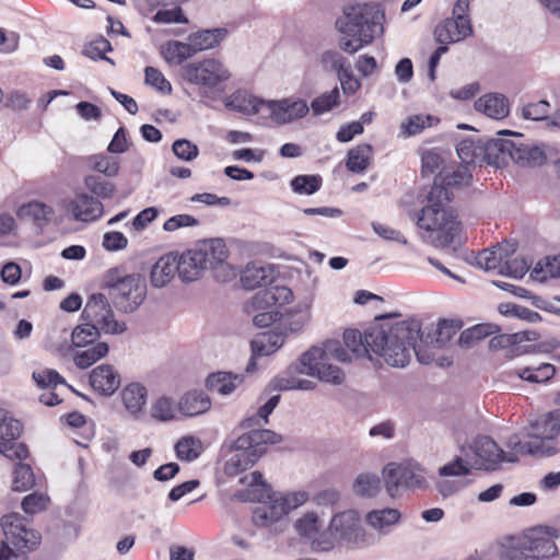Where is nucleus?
I'll return each instance as SVG.
<instances>
[{
    "mask_svg": "<svg viewBox=\"0 0 560 560\" xmlns=\"http://www.w3.org/2000/svg\"><path fill=\"white\" fill-rule=\"evenodd\" d=\"M419 326L416 322L384 323L370 328L364 335L358 329H347L343 332V348L338 341H327L324 347H312L300 358L302 372L316 376L320 381L339 385L345 381V373L334 365L331 360L350 362L352 359L369 357L375 353L394 368H404L409 363L408 349L390 346L397 339L413 340L417 337Z\"/></svg>",
    "mask_w": 560,
    "mask_h": 560,
    "instance_id": "nucleus-1",
    "label": "nucleus"
},
{
    "mask_svg": "<svg viewBox=\"0 0 560 560\" xmlns=\"http://www.w3.org/2000/svg\"><path fill=\"white\" fill-rule=\"evenodd\" d=\"M451 202L448 195L436 185L430 188L425 203L417 214L421 237L438 248L450 246L463 228Z\"/></svg>",
    "mask_w": 560,
    "mask_h": 560,
    "instance_id": "nucleus-2",
    "label": "nucleus"
},
{
    "mask_svg": "<svg viewBox=\"0 0 560 560\" xmlns=\"http://www.w3.org/2000/svg\"><path fill=\"white\" fill-rule=\"evenodd\" d=\"M384 12L376 2H359L347 5L337 19L336 27L346 36L340 40V49L355 54L371 44L378 32L383 31Z\"/></svg>",
    "mask_w": 560,
    "mask_h": 560,
    "instance_id": "nucleus-3",
    "label": "nucleus"
},
{
    "mask_svg": "<svg viewBox=\"0 0 560 560\" xmlns=\"http://www.w3.org/2000/svg\"><path fill=\"white\" fill-rule=\"evenodd\" d=\"M281 441V435L271 430H249L240 435L234 443V453L224 464V474L229 477L240 475L266 453L268 445H275Z\"/></svg>",
    "mask_w": 560,
    "mask_h": 560,
    "instance_id": "nucleus-4",
    "label": "nucleus"
},
{
    "mask_svg": "<svg viewBox=\"0 0 560 560\" xmlns=\"http://www.w3.org/2000/svg\"><path fill=\"white\" fill-rule=\"evenodd\" d=\"M560 435V408L539 417L533 424L527 440L521 441L517 435L509 439L508 445L515 454L551 455L556 453L549 442Z\"/></svg>",
    "mask_w": 560,
    "mask_h": 560,
    "instance_id": "nucleus-5",
    "label": "nucleus"
},
{
    "mask_svg": "<svg viewBox=\"0 0 560 560\" xmlns=\"http://www.w3.org/2000/svg\"><path fill=\"white\" fill-rule=\"evenodd\" d=\"M557 537L556 528H533L506 549L502 560H544L555 557L558 552L555 542Z\"/></svg>",
    "mask_w": 560,
    "mask_h": 560,
    "instance_id": "nucleus-6",
    "label": "nucleus"
},
{
    "mask_svg": "<svg viewBox=\"0 0 560 560\" xmlns=\"http://www.w3.org/2000/svg\"><path fill=\"white\" fill-rule=\"evenodd\" d=\"M235 107L245 114L254 115L267 112L270 118L278 124L291 122L294 119L304 117L308 113V106L303 100H282L277 102H265L256 97L237 95L232 101Z\"/></svg>",
    "mask_w": 560,
    "mask_h": 560,
    "instance_id": "nucleus-7",
    "label": "nucleus"
},
{
    "mask_svg": "<svg viewBox=\"0 0 560 560\" xmlns=\"http://www.w3.org/2000/svg\"><path fill=\"white\" fill-rule=\"evenodd\" d=\"M4 539L0 548L7 550L19 560H26L25 555L34 550L40 542V534L25 525V520L19 513L4 515L1 520Z\"/></svg>",
    "mask_w": 560,
    "mask_h": 560,
    "instance_id": "nucleus-8",
    "label": "nucleus"
},
{
    "mask_svg": "<svg viewBox=\"0 0 560 560\" xmlns=\"http://www.w3.org/2000/svg\"><path fill=\"white\" fill-rule=\"evenodd\" d=\"M182 75L192 84L215 91L230 79L231 73L220 60L207 58L184 66Z\"/></svg>",
    "mask_w": 560,
    "mask_h": 560,
    "instance_id": "nucleus-9",
    "label": "nucleus"
},
{
    "mask_svg": "<svg viewBox=\"0 0 560 560\" xmlns=\"http://www.w3.org/2000/svg\"><path fill=\"white\" fill-rule=\"evenodd\" d=\"M112 273L107 276V284L113 289L116 304L125 312L135 311L145 299L147 283L140 275H130L113 281Z\"/></svg>",
    "mask_w": 560,
    "mask_h": 560,
    "instance_id": "nucleus-10",
    "label": "nucleus"
},
{
    "mask_svg": "<svg viewBox=\"0 0 560 560\" xmlns=\"http://www.w3.org/2000/svg\"><path fill=\"white\" fill-rule=\"evenodd\" d=\"M22 424L9 413L0 409V454L10 460H24L30 456L25 443L19 442Z\"/></svg>",
    "mask_w": 560,
    "mask_h": 560,
    "instance_id": "nucleus-11",
    "label": "nucleus"
},
{
    "mask_svg": "<svg viewBox=\"0 0 560 560\" xmlns=\"http://www.w3.org/2000/svg\"><path fill=\"white\" fill-rule=\"evenodd\" d=\"M82 318L105 332L119 334L126 329L124 323L115 320L108 300L102 293H95L89 298L82 312Z\"/></svg>",
    "mask_w": 560,
    "mask_h": 560,
    "instance_id": "nucleus-12",
    "label": "nucleus"
},
{
    "mask_svg": "<svg viewBox=\"0 0 560 560\" xmlns=\"http://www.w3.org/2000/svg\"><path fill=\"white\" fill-rule=\"evenodd\" d=\"M385 487L390 498H396L402 488H422L425 485L423 470L418 466L388 464L384 469Z\"/></svg>",
    "mask_w": 560,
    "mask_h": 560,
    "instance_id": "nucleus-13",
    "label": "nucleus"
},
{
    "mask_svg": "<svg viewBox=\"0 0 560 560\" xmlns=\"http://www.w3.org/2000/svg\"><path fill=\"white\" fill-rule=\"evenodd\" d=\"M62 208L74 221L84 223L97 221L104 213L103 203L85 192H78L65 200Z\"/></svg>",
    "mask_w": 560,
    "mask_h": 560,
    "instance_id": "nucleus-14",
    "label": "nucleus"
},
{
    "mask_svg": "<svg viewBox=\"0 0 560 560\" xmlns=\"http://www.w3.org/2000/svg\"><path fill=\"white\" fill-rule=\"evenodd\" d=\"M470 466L476 469L494 470L504 458V452L489 436H478L471 447Z\"/></svg>",
    "mask_w": 560,
    "mask_h": 560,
    "instance_id": "nucleus-15",
    "label": "nucleus"
},
{
    "mask_svg": "<svg viewBox=\"0 0 560 560\" xmlns=\"http://www.w3.org/2000/svg\"><path fill=\"white\" fill-rule=\"evenodd\" d=\"M293 293L287 287L277 285L257 292L246 304V311H268L275 310L277 305L292 302Z\"/></svg>",
    "mask_w": 560,
    "mask_h": 560,
    "instance_id": "nucleus-16",
    "label": "nucleus"
},
{
    "mask_svg": "<svg viewBox=\"0 0 560 560\" xmlns=\"http://www.w3.org/2000/svg\"><path fill=\"white\" fill-rule=\"evenodd\" d=\"M471 178L472 176L468 170V166L466 165L443 166V168L434 177L431 187H435L438 185L443 189L444 192L448 195L450 200H453V189L468 186L471 182Z\"/></svg>",
    "mask_w": 560,
    "mask_h": 560,
    "instance_id": "nucleus-17",
    "label": "nucleus"
},
{
    "mask_svg": "<svg viewBox=\"0 0 560 560\" xmlns=\"http://www.w3.org/2000/svg\"><path fill=\"white\" fill-rule=\"evenodd\" d=\"M90 385L94 392L110 396L120 386V375L112 365L101 364L90 373Z\"/></svg>",
    "mask_w": 560,
    "mask_h": 560,
    "instance_id": "nucleus-18",
    "label": "nucleus"
},
{
    "mask_svg": "<svg viewBox=\"0 0 560 560\" xmlns=\"http://www.w3.org/2000/svg\"><path fill=\"white\" fill-rule=\"evenodd\" d=\"M177 273L183 281H194L199 278L207 266L205 265V254L197 248L184 252L179 258H176Z\"/></svg>",
    "mask_w": 560,
    "mask_h": 560,
    "instance_id": "nucleus-19",
    "label": "nucleus"
},
{
    "mask_svg": "<svg viewBox=\"0 0 560 560\" xmlns=\"http://www.w3.org/2000/svg\"><path fill=\"white\" fill-rule=\"evenodd\" d=\"M516 252V244L505 241L498 244L491 249H483L477 256V264L486 270H498L501 275L503 270L504 259L509 254Z\"/></svg>",
    "mask_w": 560,
    "mask_h": 560,
    "instance_id": "nucleus-20",
    "label": "nucleus"
},
{
    "mask_svg": "<svg viewBox=\"0 0 560 560\" xmlns=\"http://www.w3.org/2000/svg\"><path fill=\"white\" fill-rule=\"evenodd\" d=\"M478 112L483 113L490 118L503 119L510 113L508 98L502 94L489 93L481 96L475 103Z\"/></svg>",
    "mask_w": 560,
    "mask_h": 560,
    "instance_id": "nucleus-21",
    "label": "nucleus"
},
{
    "mask_svg": "<svg viewBox=\"0 0 560 560\" xmlns=\"http://www.w3.org/2000/svg\"><path fill=\"white\" fill-rule=\"evenodd\" d=\"M374 149L370 143H360L347 152L346 167L354 174L364 173L373 162Z\"/></svg>",
    "mask_w": 560,
    "mask_h": 560,
    "instance_id": "nucleus-22",
    "label": "nucleus"
},
{
    "mask_svg": "<svg viewBox=\"0 0 560 560\" xmlns=\"http://www.w3.org/2000/svg\"><path fill=\"white\" fill-rule=\"evenodd\" d=\"M287 514L280 497L273 498L268 504L254 510L253 523L258 527H269Z\"/></svg>",
    "mask_w": 560,
    "mask_h": 560,
    "instance_id": "nucleus-23",
    "label": "nucleus"
},
{
    "mask_svg": "<svg viewBox=\"0 0 560 560\" xmlns=\"http://www.w3.org/2000/svg\"><path fill=\"white\" fill-rule=\"evenodd\" d=\"M177 272L176 256L170 254L162 256L152 267L150 279L155 288H163Z\"/></svg>",
    "mask_w": 560,
    "mask_h": 560,
    "instance_id": "nucleus-24",
    "label": "nucleus"
},
{
    "mask_svg": "<svg viewBox=\"0 0 560 560\" xmlns=\"http://www.w3.org/2000/svg\"><path fill=\"white\" fill-rule=\"evenodd\" d=\"M211 407L210 398L203 392H189L179 401L180 412L188 417H195L208 411Z\"/></svg>",
    "mask_w": 560,
    "mask_h": 560,
    "instance_id": "nucleus-25",
    "label": "nucleus"
},
{
    "mask_svg": "<svg viewBox=\"0 0 560 560\" xmlns=\"http://www.w3.org/2000/svg\"><path fill=\"white\" fill-rule=\"evenodd\" d=\"M243 383V376L229 372H217L208 376L206 385L210 392L221 395L231 394Z\"/></svg>",
    "mask_w": 560,
    "mask_h": 560,
    "instance_id": "nucleus-26",
    "label": "nucleus"
},
{
    "mask_svg": "<svg viewBox=\"0 0 560 560\" xmlns=\"http://www.w3.org/2000/svg\"><path fill=\"white\" fill-rule=\"evenodd\" d=\"M226 31L222 28L203 30L190 34L188 40L194 49L195 55L199 51L208 50L217 47L225 36Z\"/></svg>",
    "mask_w": 560,
    "mask_h": 560,
    "instance_id": "nucleus-27",
    "label": "nucleus"
},
{
    "mask_svg": "<svg viewBox=\"0 0 560 560\" xmlns=\"http://www.w3.org/2000/svg\"><path fill=\"white\" fill-rule=\"evenodd\" d=\"M408 322H416L419 326V330L417 332V337L413 340L407 339H397V341L392 342L390 346L395 347V352L399 351L400 346L407 348L408 357L410 358V351L413 350L419 362L423 364H429L434 360V353H431V348L427 346L417 345V341L421 339V323L417 319H409Z\"/></svg>",
    "mask_w": 560,
    "mask_h": 560,
    "instance_id": "nucleus-28",
    "label": "nucleus"
},
{
    "mask_svg": "<svg viewBox=\"0 0 560 560\" xmlns=\"http://www.w3.org/2000/svg\"><path fill=\"white\" fill-rule=\"evenodd\" d=\"M121 399L126 409L131 415H137L145 405L147 389L138 383L129 384L122 389Z\"/></svg>",
    "mask_w": 560,
    "mask_h": 560,
    "instance_id": "nucleus-29",
    "label": "nucleus"
},
{
    "mask_svg": "<svg viewBox=\"0 0 560 560\" xmlns=\"http://www.w3.org/2000/svg\"><path fill=\"white\" fill-rule=\"evenodd\" d=\"M163 58L168 63L182 65L185 60L195 56L190 43L168 40L161 48Z\"/></svg>",
    "mask_w": 560,
    "mask_h": 560,
    "instance_id": "nucleus-30",
    "label": "nucleus"
},
{
    "mask_svg": "<svg viewBox=\"0 0 560 560\" xmlns=\"http://www.w3.org/2000/svg\"><path fill=\"white\" fill-rule=\"evenodd\" d=\"M270 268L248 265L242 272L241 282L246 290H254L271 282Z\"/></svg>",
    "mask_w": 560,
    "mask_h": 560,
    "instance_id": "nucleus-31",
    "label": "nucleus"
},
{
    "mask_svg": "<svg viewBox=\"0 0 560 560\" xmlns=\"http://www.w3.org/2000/svg\"><path fill=\"white\" fill-rule=\"evenodd\" d=\"M439 121V118L430 114L411 115L405 121L401 122L400 133L404 137H412L421 133L423 130L432 127Z\"/></svg>",
    "mask_w": 560,
    "mask_h": 560,
    "instance_id": "nucleus-32",
    "label": "nucleus"
},
{
    "mask_svg": "<svg viewBox=\"0 0 560 560\" xmlns=\"http://www.w3.org/2000/svg\"><path fill=\"white\" fill-rule=\"evenodd\" d=\"M556 369L550 363H540L538 365H528L515 370V374L529 383H545L553 377Z\"/></svg>",
    "mask_w": 560,
    "mask_h": 560,
    "instance_id": "nucleus-33",
    "label": "nucleus"
},
{
    "mask_svg": "<svg viewBox=\"0 0 560 560\" xmlns=\"http://www.w3.org/2000/svg\"><path fill=\"white\" fill-rule=\"evenodd\" d=\"M205 254V265L214 268L228 258V248L222 240H211L197 248Z\"/></svg>",
    "mask_w": 560,
    "mask_h": 560,
    "instance_id": "nucleus-34",
    "label": "nucleus"
},
{
    "mask_svg": "<svg viewBox=\"0 0 560 560\" xmlns=\"http://www.w3.org/2000/svg\"><path fill=\"white\" fill-rule=\"evenodd\" d=\"M282 337L278 334L264 332L252 340L254 355H269L282 346Z\"/></svg>",
    "mask_w": 560,
    "mask_h": 560,
    "instance_id": "nucleus-35",
    "label": "nucleus"
},
{
    "mask_svg": "<svg viewBox=\"0 0 560 560\" xmlns=\"http://www.w3.org/2000/svg\"><path fill=\"white\" fill-rule=\"evenodd\" d=\"M420 158L422 177L431 176L436 171H441L443 166H446L443 152L438 148L422 150Z\"/></svg>",
    "mask_w": 560,
    "mask_h": 560,
    "instance_id": "nucleus-36",
    "label": "nucleus"
},
{
    "mask_svg": "<svg viewBox=\"0 0 560 560\" xmlns=\"http://www.w3.org/2000/svg\"><path fill=\"white\" fill-rule=\"evenodd\" d=\"M108 353L106 342H97L91 348L74 354L73 361L79 369H88Z\"/></svg>",
    "mask_w": 560,
    "mask_h": 560,
    "instance_id": "nucleus-37",
    "label": "nucleus"
},
{
    "mask_svg": "<svg viewBox=\"0 0 560 560\" xmlns=\"http://www.w3.org/2000/svg\"><path fill=\"white\" fill-rule=\"evenodd\" d=\"M499 326L493 324H478L460 334L459 343L469 347L477 341L499 332Z\"/></svg>",
    "mask_w": 560,
    "mask_h": 560,
    "instance_id": "nucleus-38",
    "label": "nucleus"
},
{
    "mask_svg": "<svg viewBox=\"0 0 560 560\" xmlns=\"http://www.w3.org/2000/svg\"><path fill=\"white\" fill-rule=\"evenodd\" d=\"M35 485V476L31 465L18 463L13 470L12 489L14 491H27Z\"/></svg>",
    "mask_w": 560,
    "mask_h": 560,
    "instance_id": "nucleus-39",
    "label": "nucleus"
},
{
    "mask_svg": "<svg viewBox=\"0 0 560 560\" xmlns=\"http://www.w3.org/2000/svg\"><path fill=\"white\" fill-rule=\"evenodd\" d=\"M279 400H280L279 395H275V396L270 397L265 405L259 407L256 415L248 417L242 421L241 428L256 430L255 427L260 425L261 421H264V423H267L269 415H271L273 409L277 407V405L279 404Z\"/></svg>",
    "mask_w": 560,
    "mask_h": 560,
    "instance_id": "nucleus-40",
    "label": "nucleus"
},
{
    "mask_svg": "<svg viewBox=\"0 0 560 560\" xmlns=\"http://www.w3.org/2000/svg\"><path fill=\"white\" fill-rule=\"evenodd\" d=\"M100 330L102 329L89 322L77 326L71 335L73 346L81 348L93 343L100 337Z\"/></svg>",
    "mask_w": 560,
    "mask_h": 560,
    "instance_id": "nucleus-41",
    "label": "nucleus"
},
{
    "mask_svg": "<svg viewBox=\"0 0 560 560\" xmlns=\"http://www.w3.org/2000/svg\"><path fill=\"white\" fill-rule=\"evenodd\" d=\"M400 518V512L396 509H383L370 512L366 515L368 523L377 529L396 524Z\"/></svg>",
    "mask_w": 560,
    "mask_h": 560,
    "instance_id": "nucleus-42",
    "label": "nucleus"
},
{
    "mask_svg": "<svg viewBox=\"0 0 560 560\" xmlns=\"http://www.w3.org/2000/svg\"><path fill=\"white\" fill-rule=\"evenodd\" d=\"M323 179L319 175H298L291 180V188L300 195H313L322 187Z\"/></svg>",
    "mask_w": 560,
    "mask_h": 560,
    "instance_id": "nucleus-43",
    "label": "nucleus"
},
{
    "mask_svg": "<svg viewBox=\"0 0 560 560\" xmlns=\"http://www.w3.org/2000/svg\"><path fill=\"white\" fill-rule=\"evenodd\" d=\"M510 154L517 163L529 166L540 165L546 159L545 153L536 147L514 148Z\"/></svg>",
    "mask_w": 560,
    "mask_h": 560,
    "instance_id": "nucleus-44",
    "label": "nucleus"
},
{
    "mask_svg": "<svg viewBox=\"0 0 560 560\" xmlns=\"http://www.w3.org/2000/svg\"><path fill=\"white\" fill-rule=\"evenodd\" d=\"M513 254H509L504 259L503 270H501V275L513 277L516 279L523 278L529 268L533 265V260H529L525 257H514Z\"/></svg>",
    "mask_w": 560,
    "mask_h": 560,
    "instance_id": "nucleus-45",
    "label": "nucleus"
},
{
    "mask_svg": "<svg viewBox=\"0 0 560 560\" xmlns=\"http://www.w3.org/2000/svg\"><path fill=\"white\" fill-rule=\"evenodd\" d=\"M381 489V480L371 474H361L353 483V491L361 497H373Z\"/></svg>",
    "mask_w": 560,
    "mask_h": 560,
    "instance_id": "nucleus-46",
    "label": "nucleus"
},
{
    "mask_svg": "<svg viewBox=\"0 0 560 560\" xmlns=\"http://www.w3.org/2000/svg\"><path fill=\"white\" fill-rule=\"evenodd\" d=\"M89 164L92 170L109 177L117 175L119 171L118 160L105 154L90 156Z\"/></svg>",
    "mask_w": 560,
    "mask_h": 560,
    "instance_id": "nucleus-47",
    "label": "nucleus"
},
{
    "mask_svg": "<svg viewBox=\"0 0 560 560\" xmlns=\"http://www.w3.org/2000/svg\"><path fill=\"white\" fill-rule=\"evenodd\" d=\"M533 273L539 280L560 277V255L546 257L545 260L538 261L533 269Z\"/></svg>",
    "mask_w": 560,
    "mask_h": 560,
    "instance_id": "nucleus-48",
    "label": "nucleus"
},
{
    "mask_svg": "<svg viewBox=\"0 0 560 560\" xmlns=\"http://www.w3.org/2000/svg\"><path fill=\"white\" fill-rule=\"evenodd\" d=\"M459 329L460 325L457 324L455 320H440L435 330V339L433 342L434 347H444L447 342L452 340V338L457 334Z\"/></svg>",
    "mask_w": 560,
    "mask_h": 560,
    "instance_id": "nucleus-49",
    "label": "nucleus"
},
{
    "mask_svg": "<svg viewBox=\"0 0 560 560\" xmlns=\"http://www.w3.org/2000/svg\"><path fill=\"white\" fill-rule=\"evenodd\" d=\"M152 21L158 24H187L188 19L182 8L176 5L173 9H159L152 16Z\"/></svg>",
    "mask_w": 560,
    "mask_h": 560,
    "instance_id": "nucleus-50",
    "label": "nucleus"
},
{
    "mask_svg": "<svg viewBox=\"0 0 560 560\" xmlns=\"http://www.w3.org/2000/svg\"><path fill=\"white\" fill-rule=\"evenodd\" d=\"M338 103L339 91L338 88H335L330 92L324 93L314 98L311 103V108L313 109L315 115H320L326 112H329L332 107L337 106Z\"/></svg>",
    "mask_w": 560,
    "mask_h": 560,
    "instance_id": "nucleus-51",
    "label": "nucleus"
},
{
    "mask_svg": "<svg viewBox=\"0 0 560 560\" xmlns=\"http://www.w3.org/2000/svg\"><path fill=\"white\" fill-rule=\"evenodd\" d=\"M200 443L194 438H183L175 445V452L180 460H194L200 454Z\"/></svg>",
    "mask_w": 560,
    "mask_h": 560,
    "instance_id": "nucleus-52",
    "label": "nucleus"
},
{
    "mask_svg": "<svg viewBox=\"0 0 560 560\" xmlns=\"http://www.w3.org/2000/svg\"><path fill=\"white\" fill-rule=\"evenodd\" d=\"M19 215H31L36 221H48L51 215L54 214V211L51 207L39 202V201H32L27 205H24L20 208Z\"/></svg>",
    "mask_w": 560,
    "mask_h": 560,
    "instance_id": "nucleus-53",
    "label": "nucleus"
},
{
    "mask_svg": "<svg viewBox=\"0 0 560 560\" xmlns=\"http://www.w3.org/2000/svg\"><path fill=\"white\" fill-rule=\"evenodd\" d=\"M49 502L50 499L47 494L34 492L22 500L21 506L26 514L33 515L45 511Z\"/></svg>",
    "mask_w": 560,
    "mask_h": 560,
    "instance_id": "nucleus-54",
    "label": "nucleus"
},
{
    "mask_svg": "<svg viewBox=\"0 0 560 560\" xmlns=\"http://www.w3.org/2000/svg\"><path fill=\"white\" fill-rule=\"evenodd\" d=\"M144 81L148 85L156 89L163 94L172 92V84L164 77V74L154 67H147L144 69Z\"/></svg>",
    "mask_w": 560,
    "mask_h": 560,
    "instance_id": "nucleus-55",
    "label": "nucleus"
},
{
    "mask_svg": "<svg viewBox=\"0 0 560 560\" xmlns=\"http://www.w3.org/2000/svg\"><path fill=\"white\" fill-rule=\"evenodd\" d=\"M456 152L462 161V165L474 164L481 153V148L477 145L471 139L462 140L457 147Z\"/></svg>",
    "mask_w": 560,
    "mask_h": 560,
    "instance_id": "nucleus-56",
    "label": "nucleus"
},
{
    "mask_svg": "<svg viewBox=\"0 0 560 560\" xmlns=\"http://www.w3.org/2000/svg\"><path fill=\"white\" fill-rule=\"evenodd\" d=\"M33 378L42 388H55L59 384H66V380L52 369H43L33 372Z\"/></svg>",
    "mask_w": 560,
    "mask_h": 560,
    "instance_id": "nucleus-57",
    "label": "nucleus"
},
{
    "mask_svg": "<svg viewBox=\"0 0 560 560\" xmlns=\"http://www.w3.org/2000/svg\"><path fill=\"white\" fill-rule=\"evenodd\" d=\"M357 525V518L351 512H342L336 514L330 522V529L338 533L340 536H346Z\"/></svg>",
    "mask_w": 560,
    "mask_h": 560,
    "instance_id": "nucleus-58",
    "label": "nucleus"
},
{
    "mask_svg": "<svg viewBox=\"0 0 560 560\" xmlns=\"http://www.w3.org/2000/svg\"><path fill=\"white\" fill-rule=\"evenodd\" d=\"M84 185L91 192L102 198H110L115 192V187L113 184L104 182L95 175L86 176L84 178Z\"/></svg>",
    "mask_w": 560,
    "mask_h": 560,
    "instance_id": "nucleus-59",
    "label": "nucleus"
},
{
    "mask_svg": "<svg viewBox=\"0 0 560 560\" xmlns=\"http://www.w3.org/2000/svg\"><path fill=\"white\" fill-rule=\"evenodd\" d=\"M296 532L306 538H313L319 530L318 517L314 513H307L295 522Z\"/></svg>",
    "mask_w": 560,
    "mask_h": 560,
    "instance_id": "nucleus-60",
    "label": "nucleus"
},
{
    "mask_svg": "<svg viewBox=\"0 0 560 560\" xmlns=\"http://www.w3.org/2000/svg\"><path fill=\"white\" fill-rule=\"evenodd\" d=\"M152 417L162 421L172 420L175 415V404L166 397L159 398L152 406Z\"/></svg>",
    "mask_w": 560,
    "mask_h": 560,
    "instance_id": "nucleus-61",
    "label": "nucleus"
},
{
    "mask_svg": "<svg viewBox=\"0 0 560 560\" xmlns=\"http://www.w3.org/2000/svg\"><path fill=\"white\" fill-rule=\"evenodd\" d=\"M174 154L184 161H191L198 156L199 150L196 144L186 139L176 140L172 145Z\"/></svg>",
    "mask_w": 560,
    "mask_h": 560,
    "instance_id": "nucleus-62",
    "label": "nucleus"
},
{
    "mask_svg": "<svg viewBox=\"0 0 560 560\" xmlns=\"http://www.w3.org/2000/svg\"><path fill=\"white\" fill-rule=\"evenodd\" d=\"M550 105L547 101L529 103L523 107V115L527 119L541 120L548 117Z\"/></svg>",
    "mask_w": 560,
    "mask_h": 560,
    "instance_id": "nucleus-63",
    "label": "nucleus"
},
{
    "mask_svg": "<svg viewBox=\"0 0 560 560\" xmlns=\"http://www.w3.org/2000/svg\"><path fill=\"white\" fill-rule=\"evenodd\" d=\"M322 62L326 68H330L331 70L337 71V73L347 71V68L350 67V63L345 57L332 50H328L323 54Z\"/></svg>",
    "mask_w": 560,
    "mask_h": 560,
    "instance_id": "nucleus-64",
    "label": "nucleus"
}]
</instances>
